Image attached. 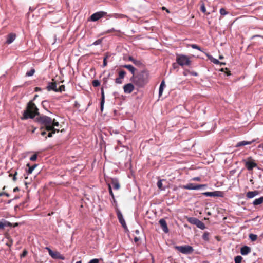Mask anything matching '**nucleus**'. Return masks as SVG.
Here are the masks:
<instances>
[{
  "mask_svg": "<svg viewBox=\"0 0 263 263\" xmlns=\"http://www.w3.org/2000/svg\"><path fill=\"white\" fill-rule=\"evenodd\" d=\"M109 183L112 185L115 190H118L120 188V183L116 178H111L110 183Z\"/></svg>",
  "mask_w": 263,
  "mask_h": 263,
  "instance_id": "obj_14",
  "label": "nucleus"
},
{
  "mask_svg": "<svg viewBox=\"0 0 263 263\" xmlns=\"http://www.w3.org/2000/svg\"><path fill=\"white\" fill-rule=\"evenodd\" d=\"M159 223H160L161 227L163 231L165 233H168L169 230H168L166 221L164 219H161L159 220Z\"/></svg>",
  "mask_w": 263,
  "mask_h": 263,
  "instance_id": "obj_15",
  "label": "nucleus"
},
{
  "mask_svg": "<svg viewBox=\"0 0 263 263\" xmlns=\"http://www.w3.org/2000/svg\"><path fill=\"white\" fill-rule=\"evenodd\" d=\"M108 190H109V192H112V189H111V185L110 183H108Z\"/></svg>",
  "mask_w": 263,
  "mask_h": 263,
  "instance_id": "obj_59",
  "label": "nucleus"
},
{
  "mask_svg": "<svg viewBox=\"0 0 263 263\" xmlns=\"http://www.w3.org/2000/svg\"><path fill=\"white\" fill-rule=\"evenodd\" d=\"M37 154H34L33 155H32L30 158V161H35L37 159Z\"/></svg>",
  "mask_w": 263,
  "mask_h": 263,
  "instance_id": "obj_40",
  "label": "nucleus"
},
{
  "mask_svg": "<svg viewBox=\"0 0 263 263\" xmlns=\"http://www.w3.org/2000/svg\"><path fill=\"white\" fill-rule=\"evenodd\" d=\"M16 37V35L14 33H11L7 35L6 43L9 44L12 43Z\"/></svg>",
  "mask_w": 263,
  "mask_h": 263,
  "instance_id": "obj_17",
  "label": "nucleus"
},
{
  "mask_svg": "<svg viewBox=\"0 0 263 263\" xmlns=\"http://www.w3.org/2000/svg\"><path fill=\"white\" fill-rule=\"evenodd\" d=\"M123 67L127 69L131 73L133 74V76L135 74V68L131 65H124L122 66Z\"/></svg>",
  "mask_w": 263,
  "mask_h": 263,
  "instance_id": "obj_20",
  "label": "nucleus"
},
{
  "mask_svg": "<svg viewBox=\"0 0 263 263\" xmlns=\"http://www.w3.org/2000/svg\"><path fill=\"white\" fill-rule=\"evenodd\" d=\"M49 133L48 134V137H52V135L55 134L56 132L58 133L59 132V129H56L55 128H53V129H51V130L49 131Z\"/></svg>",
  "mask_w": 263,
  "mask_h": 263,
  "instance_id": "obj_27",
  "label": "nucleus"
},
{
  "mask_svg": "<svg viewBox=\"0 0 263 263\" xmlns=\"http://www.w3.org/2000/svg\"><path fill=\"white\" fill-rule=\"evenodd\" d=\"M109 193L110 195L111 196L112 198L114 200L115 199V196H114V195L113 194L112 191V192H110Z\"/></svg>",
  "mask_w": 263,
  "mask_h": 263,
  "instance_id": "obj_60",
  "label": "nucleus"
},
{
  "mask_svg": "<svg viewBox=\"0 0 263 263\" xmlns=\"http://www.w3.org/2000/svg\"><path fill=\"white\" fill-rule=\"evenodd\" d=\"M196 226L201 230H204L205 228L204 223L200 220H198Z\"/></svg>",
  "mask_w": 263,
  "mask_h": 263,
  "instance_id": "obj_24",
  "label": "nucleus"
},
{
  "mask_svg": "<svg viewBox=\"0 0 263 263\" xmlns=\"http://www.w3.org/2000/svg\"><path fill=\"white\" fill-rule=\"evenodd\" d=\"M191 47L193 49H197L199 51H202V49L196 44H192L191 45Z\"/></svg>",
  "mask_w": 263,
  "mask_h": 263,
  "instance_id": "obj_35",
  "label": "nucleus"
},
{
  "mask_svg": "<svg viewBox=\"0 0 263 263\" xmlns=\"http://www.w3.org/2000/svg\"><path fill=\"white\" fill-rule=\"evenodd\" d=\"M4 195H5L7 197H9L10 196V195L8 193H6V192H0V197H1L2 196H4Z\"/></svg>",
  "mask_w": 263,
  "mask_h": 263,
  "instance_id": "obj_46",
  "label": "nucleus"
},
{
  "mask_svg": "<svg viewBox=\"0 0 263 263\" xmlns=\"http://www.w3.org/2000/svg\"><path fill=\"white\" fill-rule=\"evenodd\" d=\"M139 239L138 237H135L134 241L135 242L139 241Z\"/></svg>",
  "mask_w": 263,
  "mask_h": 263,
  "instance_id": "obj_64",
  "label": "nucleus"
},
{
  "mask_svg": "<svg viewBox=\"0 0 263 263\" xmlns=\"http://www.w3.org/2000/svg\"><path fill=\"white\" fill-rule=\"evenodd\" d=\"M27 254V251L26 250H24L23 253L21 255V257H25Z\"/></svg>",
  "mask_w": 263,
  "mask_h": 263,
  "instance_id": "obj_53",
  "label": "nucleus"
},
{
  "mask_svg": "<svg viewBox=\"0 0 263 263\" xmlns=\"http://www.w3.org/2000/svg\"><path fill=\"white\" fill-rule=\"evenodd\" d=\"M117 216L118 219L120 223L121 224L122 226L125 229L127 228V226H126V222L124 219L122 214L119 210H117Z\"/></svg>",
  "mask_w": 263,
  "mask_h": 263,
  "instance_id": "obj_11",
  "label": "nucleus"
},
{
  "mask_svg": "<svg viewBox=\"0 0 263 263\" xmlns=\"http://www.w3.org/2000/svg\"><path fill=\"white\" fill-rule=\"evenodd\" d=\"M209 235L210 234L208 232H205L203 235H202V238L205 241H209Z\"/></svg>",
  "mask_w": 263,
  "mask_h": 263,
  "instance_id": "obj_29",
  "label": "nucleus"
},
{
  "mask_svg": "<svg viewBox=\"0 0 263 263\" xmlns=\"http://www.w3.org/2000/svg\"><path fill=\"white\" fill-rule=\"evenodd\" d=\"M200 178L199 177H194L193 178V180H194V181H199L200 180Z\"/></svg>",
  "mask_w": 263,
  "mask_h": 263,
  "instance_id": "obj_56",
  "label": "nucleus"
},
{
  "mask_svg": "<svg viewBox=\"0 0 263 263\" xmlns=\"http://www.w3.org/2000/svg\"><path fill=\"white\" fill-rule=\"evenodd\" d=\"M249 238L252 241H254L257 239V235L254 234H250L249 236Z\"/></svg>",
  "mask_w": 263,
  "mask_h": 263,
  "instance_id": "obj_30",
  "label": "nucleus"
},
{
  "mask_svg": "<svg viewBox=\"0 0 263 263\" xmlns=\"http://www.w3.org/2000/svg\"><path fill=\"white\" fill-rule=\"evenodd\" d=\"M88 263H99V260L98 259H91Z\"/></svg>",
  "mask_w": 263,
  "mask_h": 263,
  "instance_id": "obj_48",
  "label": "nucleus"
},
{
  "mask_svg": "<svg viewBox=\"0 0 263 263\" xmlns=\"http://www.w3.org/2000/svg\"><path fill=\"white\" fill-rule=\"evenodd\" d=\"M6 224L2 221H0V229H3Z\"/></svg>",
  "mask_w": 263,
  "mask_h": 263,
  "instance_id": "obj_49",
  "label": "nucleus"
},
{
  "mask_svg": "<svg viewBox=\"0 0 263 263\" xmlns=\"http://www.w3.org/2000/svg\"><path fill=\"white\" fill-rule=\"evenodd\" d=\"M220 13L221 15H226L228 13L227 12V11L224 8H221L220 9Z\"/></svg>",
  "mask_w": 263,
  "mask_h": 263,
  "instance_id": "obj_43",
  "label": "nucleus"
},
{
  "mask_svg": "<svg viewBox=\"0 0 263 263\" xmlns=\"http://www.w3.org/2000/svg\"><path fill=\"white\" fill-rule=\"evenodd\" d=\"M108 81V78H103V84H106Z\"/></svg>",
  "mask_w": 263,
  "mask_h": 263,
  "instance_id": "obj_55",
  "label": "nucleus"
},
{
  "mask_svg": "<svg viewBox=\"0 0 263 263\" xmlns=\"http://www.w3.org/2000/svg\"><path fill=\"white\" fill-rule=\"evenodd\" d=\"M17 174V173L16 171L15 172L14 175H13V180L14 181H15L16 180V175Z\"/></svg>",
  "mask_w": 263,
  "mask_h": 263,
  "instance_id": "obj_50",
  "label": "nucleus"
},
{
  "mask_svg": "<svg viewBox=\"0 0 263 263\" xmlns=\"http://www.w3.org/2000/svg\"><path fill=\"white\" fill-rule=\"evenodd\" d=\"M123 90L125 93H130L134 90V86L132 83H128L123 86Z\"/></svg>",
  "mask_w": 263,
  "mask_h": 263,
  "instance_id": "obj_13",
  "label": "nucleus"
},
{
  "mask_svg": "<svg viewBox=\"0 0 263 263\" xmlns=\"http://www.w3.org/2000/svg\"><path fill=\"white\" fill-rule=\"evenodd\" d=\"M175 248L184 254H190L193 253L194 249L192 246L189 245L185 246H177Z\"/></svg>",
  "mask_w": 263,
  "mask_h": 263,
  "instance_id": "obj_5",
  "label": "nucleus"
},
{
  "mask_svg": "<svg viewBox=\"0 0 263 263\" xmlns=\"http://www.w3.org/2000/svg\"><path fill=\"white\" fill-rule=\"evenodd\" d=\"M245 166L248 171H251L253 168L257 166V164L251 157H249L248 159V161L245 162Z\"/></svg>",
  "mask_w": 263,
  "mask_h": 263,
  "instance_id": "obj_9",
  "label": "nucleus"
},
{
  "mask_svg": "<svg viewBox=\"0 0 263 263\" xmlns=\"http://www.w3.org/2000/svg\"><path fill=\"white\" fill-rule=\"evenodd\" d=\"M45 249L48 251L49 255L51 256L52 258L54 259H60L62 260L64 259V257L58 251H53L49 247H46Z\"/></svg>",
  "mask_w": 263,
  "mask_h": 263,
  "instance_id": "obj_7",
  "label": "nucleus"
},
{
  "mask_svg": "<svg viewBox=\"0 0 263 263\" xmlns=\"http://www.w3.org/2000/svg\"><path fill=\"white\" fill-rule=\"evenodd\" d=\"M34 73H35V69L34 68H32L30 70L27 72V73H26V76H27V77L32 76L34 74Z\"/></svg>",
  "mask_w": 263,
  "mask_h": 263,
  "instance_id": "obj_32",
  "label": "nucleus"
},
{
  "mask_svg": "<svg viewBox=\"0 0 263 263\" xmlns=\"http://www.w3.org/2000/svg\"><path fill=\"white\" fill-rule=\"evenodd\" d=\"M157 186L160 189V190H163L164 189L163 188V184H162V180H160L158 181L157 182Z\"/></svg>",
  "mask_w": 263,
  "mask_h": 263,
  "instance_id": "obj_36",
  "label": "nucleus"
},
{
  "mask_svg": "<svg viewBox=\"0 0 263 263\" xmlns=\"http://www.w3.org/2000/svg\"><path fill=\"white\" fill-rule=\"evenodd\" d=\"M126 72L124 71V70H120L119 72V77L120 78V79H123L125 75H126Z\"/></svg>",
  "mask_w": 263,
  "mask_h": 263,
  "instance_id": "obj_33",
  "label": "nucleus"
},
{
  "mask_svg": "<svg viewBox=\"0 0 263 263\" xmlns=\"http://www.w3.org/2000/svg\"><path fill=\"white\" fill-rule=\"evenodd\" d=\"M242 260V257L241 256H237L234 258L235 263H241Z\"/></svg>",
  "mask_w": 263,
  "mask_h": 263,
  "instance_id": "obj_31",
  "label": "nucleus"
},
{
  "mask_svg": "<svg viewBox=\"0 0 263 263\" xmlns=\"http://www.w3.org/2000/svg\"><path fill=\"white\" fill-rule=\"evenodd\" d=\"M122 79H120L119 77L118 78H117L116 79H115V82L117 84H121L122 83Z\"/></svg>",
  "mask_w": 263,
  "mask_h": 263,
  "instance_id": "obj_44",
  "label": "nucleus"
},
{
  "mask_svg": "<svg viewBox=\"0 0 263 263\" xmlns=\"http://www.w3.org/2000/svg\"><path fill=\"white\" fill-rule=\"evenodd\" d=\"M101 106H100V109L101 111H102L103 110L104 107V104L105 102V94L104 92L103 87L101 88Z\"/></svg>",
  "mask_w": 263,
  "mask_h": 263,
  "instance_id": "obj_18",
  "label": "nucleus"
},
{
  "mask_svg": "<svg viewBox=\"0 0 263 263\" xmlns=\"http://www.w3.org/2000/svg\"><path fill=\"white\" fill-rule=\"evenodd\" d=\"M65 85H62L58 88H57V92H62L65 91Z\"/></svg>",
  "mask_w": 263,
  "mask_h": 263,
  "instance_id": "obj_37",
  "label": "nucleus"
},
{
  "mask_svg": "<svg viewBox=\"0 0 263 263\" xmlns=\"http://www.w3.org/2000/svg\"><path fill=\"white\" fill-rule=\"evenodd\" d=\"M190 74H191L192 76H198L197 72H195V71H191Z\"/></svg>",
  "mask_w": 263,
  "mask_h": 263,
  "instance_id": "obj_54",
  "label": "nucleus"
},
{
  "mask_svg": "<svg viewBox=\"0 0 263 263\" xmlns=\"http://www.w3.org/2000/svg\"><path fill=\"white\" fill-rule=\"evenodd\" d=\"M52 82H49L46 87V89L48 91L53 90L55 92H57V83L54 79H52Z\"/></svg>",
  "mask_w": 263,
  "mask_h": 263,
  "instance_id": "obj_12",
  "label": "nucleus"
},
{
  "mask_svg": "<svg viewBox=\"0 0 263 263\" xmlns=\"http://www.w3.org/2000/svg\"><path fill=\"white\" fill-rule=\"evenodd\" d=\"M116 31H117L115 29L112 28L109 29V30L106 31L105 32H104L103 33V34H107V33H112V32H116Z\"/></svg>",
  "mask_w": 263,
  "mask_h": 263,
  "instance_id": "obj_38",
  "label": "nucleus"
},
{
  "mask_svg": "<svg viewBox=\"0 0 263 263\" xmlns=\"http://www.w3.org/2000/svg\"><path fill=\"white\" fill-rule=\"evenodd\" d=\"M27 166L29 167V168H28V174H31L32 173L33 171L37 166V164H34L33 166H30V164L29 163H28L27 164Z\"/></svg>",
  "mask_w": 263,
  "mask_h": 263,
  "instance_id": "obj_25",
  "label": "nucleus"
},
{
  "mask_svg": "<svg viewBox=\"0 0 263 263\" xmlns=\"http://www.w3.org/2000/svg\"><path fill=\"white\" fill-rule=\"evenodd\" d=\"M36 120L37 122L42 125L41 127V130L45 128L47 131H49L53 129L52 127L53 120L51 118L42 115L37 117Z\"/></svg>",
  "mask_w": 263,
  "mask_h": 263,
  "instance_id": "obj_3",
  "label": "nucleus"
},
{
  "mask_svg": "<svg viewBox=\"0 0 263 263\" xmlns=\"http://www.w3.org/2000/svg\"><path fill=\"white\" fill-rule=\"evenodd\" d=\"M20 190H19V188L18 187H15L14 189H13V192H17L18 191Z\"/></svg>",
  "mask_w": 263,
  "mask_h": 263,
  "instance_id": "obj_61",
  "label": "nucleus"
},
{
  "mask_svg": "<svg viewBox=\"0 0 263 263\" xmlns=\"http://www.w3.org/2000/svg\"><path fill=\"white\" fill-rule=\"evenodd\" d=\"M39 109L33 100H31L27 103L26 109L24 111L21 119H33L35 116L39 117Z\"/></svg>",
  "mask_w": 263,
  "mask_h": 263,
  "instance_id": "obj_2",
  "label": "nucleus"
},
{
  "mask_svg": "<svg viewBox=\"0 0 263 263\" xmlns=\"http://www.w3.org/2000/svg\"><path fill=\"white\" fill-rule=\"evenodd\" d=\"M52 127L53 128H54V127H58L59 126V123L58 121H56L54 119L52 120Z\"/></svg>",
  "mask_w": 263,
  "mask_h": 263,
  "instance_id": "obj_42",
  "label": "nucleus"
},
{
  "mask_svg": "<svg viewBox=\"0 0 263 263\" xmlns=\"http://www.w3.org/2000/svg\"><path fill=\"white\" fill-rule=\"evenodd\" d=\"M263 202V197H260V198L258 199H255L253 204L254 205H258L259 204H261Z\"/></svg>",
  "mask_w": 263,
  "mask_h": 263,
  "instance_id": "obj_21",
  "label": "nucleus"
},
{
  "mask_svg": "<svg viewBox=\"0 0 263 263\" xmlns=\"http://www.w3.org/2000/svg\"><path fill=\"white\" fill-rule=\"evenodd\" d=\"M102 42V39H99L98 40H97V41H96L95 42H94L92 44V45H99Z\"/></svg>",
  "mask_w": 263,
  "mask_h": 263,
  "instance_id": "obj_41",
  "label": "nucleus"
},
{
  "mask_svg": "<svg viewBox=\"0 0 263 263\" xmlns=\"http://www.w3.org/2000/svg\"><path fill=\"white\" fill-rule=\"evenodd\" d=\"M214 64H220V65H224V63H222L219 62L218 60L216 59H213V60L212 61Z\"/></svg>",
  "mask_w": 263,
  "mask_h": 263,
  "instance_id": "obj_39",
  "label": "nucleus"
},
{
  "mask_svg": "<svg viewBox=\"0 0 263 263\" xmlns=\"http://www.w3.org/2000/svg\"><path fill=\"white\" fill-rule=\"evenodd\" d=\"M92 84L93 87H98L100 85V82L98 80H94L92 82Z\"/></svg>",
  "mask_w": 263,
  "mask_h": 263,
  "instance_id": "obj_34",
  "label": "nucleus"
},
{
  "mask_svg": "<svg viewBox=\"0 0 263 263\" xmlns=\"http://www.w3.org/2000/svg\"><path fill=\"white\" fill-rule=\"evenodd\" d=\"M133 63H134L135 65H139L141 64V62H140V61H138V60H135L134 61Z\"/></svg>",
  "mask_w": 263,
  "mask_h": 263,
  "instance_id": "obj_51",
  "label": "nucleus"
},
{
  "mask_svg": "<svg viewBox=\"0 0 263 263\" xmlns=\"http://www.w3.org/2000/svg\"><path fill=\"white\" fill-rule=\"evenodd\" d=\"M206 186V184H197L194 183H189L186 185H183L181 186V187L183 189L186 190H200L202 188Z\"/></svg>",
  "mask_w": 263,
  "mask_h": 263,
  "instance_id": "obj_6",
  "label": "nucleus"
},
{
  "mask_svg": "<svg viewBox=\"0 0 263 263\" xmlns=\"http://www.w3.org/2000/svg\"><path fill=\"white\" fill-rule=\"evenodd\" d=\"M190 72H191V71H190L189 70L186 69V70H184V71L183 72V74L184 76H186L188 74H190Z\"/></svg>",
  "mask_w": 263,
  "mask_h": 263,
  "instance_id": "obj_47",
  "label": "nucleus"
},
{
  "mask_svg": "<svg viewBox=\"0 0 263 263\" xmlns=\"http://www.w3.org/2000/svg\"><path fill=\"white\" fill-rule=\"evenodd\" d=\"M251 251V249L248 246H243L240 249V253L242 255H246Z\"/></svg>",
  "mask_w": 263,
  "mask_h": 263,
  "instance_id": "obj_16",
  "label": "nucleus"
},
{
  "mask_svg": "<svg viewBox=\"0 0 263 263\" xmlns=\"http://www.w3.org/2000/svg\"><path fill=\"white\" fill-rule=\"evenodd\" d=\"M107 56H106L104 58L103 63V67H105L107 65Z\"/></svg>",
  "mask_w": 263,
  "mask_h": 263,
  "instance_id": "obj_45",
  "label": "nucleus"
},
{
  "mask_svg": "<svg viewBox=\"0 0 263 263\" xmlns=\"http://www.w3.org/2000/svg\"><path fill=\"white\" fill-rule=\"evenodd\" d=\"M41 134L42 136H45L46 134V132L45 130H43V131L41 132Z\"/></svg>",
  "mask_w": 263,
  "mask_h": 263,
  "instance_id": "obj_62",
  "label": "nucleus"
},
{
  "mask_svg": "<svg viewBox=\"0 0 263 263\" xmlns=\"http://www.w3.org/2000/svg\"><path fill=\"white\" fill-rule=\"evenodd\" d=\"M252 143V141H249V142L245 141H241L237 144V147L251 144Z\"/></svg>",
  "mask_w": 263,
  "mask_h": 263,
  "instance_id": "obj_26",
  "label": "nucleus"
},
{
  "mask_svg": "<svg viewBox=\"0 0 263 263\" xmlns=\"http://www.w3.org/2000/svg\"><path fill=\"white\" fill-rule=\"evenodd\" d=\"M177 63L182 67L184 66H190L191 64V61L190 58L187 55L183 54H177L176 55Z\"/></svg>",
  "mask_w": 263,
  "mask_h": 263,
  "instance_id": "obj_4",
  "label": "nucleus"
},
{
  "mask_svg": "<svg viewBox=\"0 0 263 263\" xmlns=\"http://www.w3.org/2000/svg\"><path fill=\"white\" fill-rule=\"evenodd\" d=\"M172 66H173V67L174 69H176V68H177L178 67L177 64L176 63H173Z\"/></svg>",
  "mask_w": 263,
  "mask_h": 263,
  "instance_id": "obj_58",
  "label": "nucleus"
},
{
  "mask_svg": "<svg viewBox=\"0 0 263 263\" xmlns=\"http://www.w3.org/2000/svg\"><path fill=\"white\" fill-rule=\"evenodd\" d=\"M7 245L8 246H11L13 244V241L12 239H10L8 242H7Z\"/></svg>",
  "mask_w": 263,
  "mask_h": 263,
  "instance_id": "obj_52",
  "label": "nucleus"
},
{
  "mask_svg": "<svg viewBox=\"0 0 263 263\" xmlns=\"http://www.w3.org/2000/svg\"><path fill=\"white\" fill-rule=\"evenodd\" d=\"M200 10L206 15L210 14V13H209V12L208 13L206 12L205 5L203 2H202V3H201V7H200Z\"/></svg>",
  "mask_w": 263,
  "mask_h": 263,
  "instance_id": "obj_28",
  "label": "nucleus"
},
{
  "mask_svg": "<svg viewBox=\"0 0 263 263\" xmlns=\"http://www.w3.org/2000/svg\"><path fill=\"white\" fill-rule=\"evenodd\" d=\"M130 80L138 87H143L149 81V73L147 70H142L134 74Z\"/></svg>",
  "mask_w": 263,
  "mask_h": 263,
  "instance_id": "obj_1",
  "label": "nucleus"
},
{
  "mask_svg": "<svg viewBox=\"0 0 263 263\" xmlns=\"http://www.w3.org/2000/svg\"><path fill=\"white\" fill-rule=\"evenodd\" d=\"M107 13L104 11H99L92 14L90 16V20L93 22H96L100 18L106 16Z\"/></svg>",
  "mask_w": 263,
  "mask_h": 263,
  "instance_id": "obj_8",
  "label": "nucleus"
},
{
  "mask_svg": "<svg viewBox=\"0 0 263 263\" xmlns=\"http://www.w3.org/2000/svg\"><path fill=\"white\" fill-rule=\"evenodd\" d=\"M135 59H134L132 57H129V60L132 61V62H134V61L135 60Z\"/></svg>",
  "mask_w": 263,
  "mask_h": 263,
  "instance_id": "obj_63",
  "label": "nucleus"
},
{
  "mask_svg": "<svg viewBox=\"0 0 263 263\" xmlns=\"http://www.w3.org/2000/svg\"><path fill=\"white\" fill-rule=\"evenodd\" d=\"M165 86L164 81L163 80L160 84L159 89V96L160 97L163 93L164 87Z\"/></svg>",
  "mask_w": 263,
  "mask_h": 263,
  "instance_id": "obj_22",
  "label": "nucleus"
},
{
  "mask_svg": "<svg viewBox=\"0 0 263 263\" xmlns=\"http://www.w3.org/2000/svg\"><path fill=\"white\" fill-rule=\"evenodd\" d=\"M41 90V88L40 87H36L34 88V91L37 92Z\"/></svg>",
  "mask_w": 263,
  "mask_h": 263,
  "instance_id": "obj_57",
  "label": "nucleus"
},
{
  "mask_svg": "<svg viewBox=\"0 0 263 263\" xmlns=\"http://www.w3.org/2000/svg\"><path fill=\"white\" fill-rule=\"evenodd\" d=\"M259 192L257 191H249L246 194V197L248 198H252L258 194Z\"/></svg>",
  "mask_w": 263,
  "mask_h": 263,
  "instance_id": "obj_19",
  "label": "nucleus"
},
{
  "mask_svg": "<svg viewBox=\"0 0 263 263\" xmlns=\"http://www.w3.org/2000/svg\"><path fill=\"white\" fill-rule=\"evenodd\" d=\"M198 219L195 217H190L187 218V221L190 223L196 225L197 221H198Z\"/></svg>",
  "mask_w": 263,
  "mask_h": 263,
  "instance_id": "obj_23",
  "label": "nucleus"
},
{
  "mask_svg": "<svg viewBox=\"0 0 263 263\" xmlns=\"http://www.w3.org/2000/svg\"><path fill=\"white\" fill-rule=\"evenodd\" d=\"M223 193L221 191L206 192L202 193V195L209 197H223Z\"/></svg>",
  "mask_w": 263,
  "mask_h": 263,
  "instance_id": "obj_10",
  "label": "nucleus"
}]
</instances>
